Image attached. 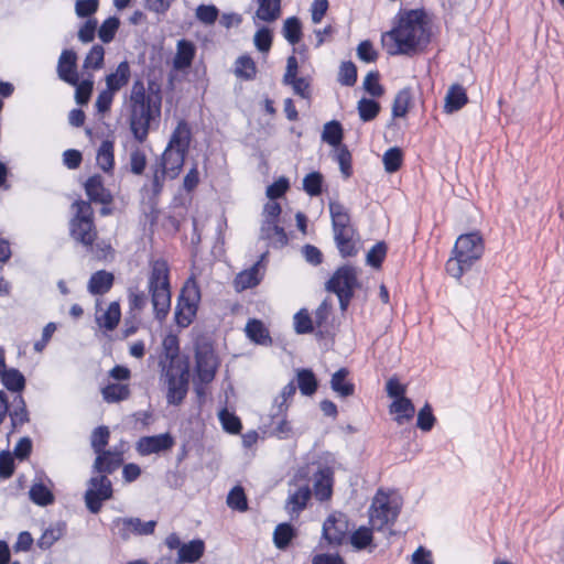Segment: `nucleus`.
I'll use <instances>...</instances> for the list:
<instances>
[{
    "label": "nucleus",
    "mask_w": 564,
    "mask_h": 564,
    "mask_svg": "<svg viewBox=\"0 0 564 564\" xmlns=\"http://www.w3.org/2000/svg\"><path fill=\"white\" fill-rule=\"evenodd\" d=\"M389 55H411L430 41L429 18L423 9L400 11L394 28L382 35Z\"/></svg>",
    "instance_id": "f257e3e1"
},
{
    "label": "nucleus",
    "mask_w": 564,
    "mask_h": 564,
    "mask_svg": "<svg viewBox=\"0 0 564 564\" xmlns=\"http://www.w3.org/2000/svg\"><path fill=\"white\" fill-rule=\"evenodd\" d=\"M161 104L160 89L154 90L152 83L145 88L143 80L133 82L127 106L131 132L140 143L147 140L151 122L160 116Z\"/></svg>",
    "instance_id": "f03ea898"
},
{
    "label": "nucleus",
    "mask_w": 564,
    "mask_h": 564,
    "mask_svg": "<svg viewBox=\"0 0 564 564\" xmlns=\"http://www.w3.org/2000/svg\"><path fill=\"white\" fill-rule=\"evenodd\" d=\"M192 142V130L187 121L180 120L173 130L158 164L169 172V178H176L184 165Z\"/></svg>",
    "instance_id": "7ed1b4c3"
},
{
    "label": "nucleus",
    "mask_w": 564,
    "mask_h": 564,
    "mask_svg": "<svg viewBox=\"0 0 564 564\" xmlns=\"http://www.w3.org/2000/svg\"><path fill=\"white\" fill-rule=\"evenodd\" d=\"M148 291L151 295L155 318L165 319L171 307V284L169 264L163 259L150 262Z\"/></svg>",
    "instance_id": "20e7f679"
},
{
    "label": "nucleus",
    "mask_w": 564,
    "mask_h": 564,
    "mask_svg": "<svg viewBox=\"0 0 564 564\" xmlns=\"http://www.w3.org/2000/svg\"><path fill=\"white\" fill-rule=\"evenodd\" d=\"M484 252L482 238L478 232L460 235L454 246L453 257L446 262L447 273L459 280Z\"/></svg>",
    "instance_id": "39448f33"
},
{
    "label": "nucleus",
    "mask_w": 564,
    "mask_h": 564,
    "mask_svg": "<svg viewBox=\"0 0 564 564\" xmlns=\"http://www.w3.org/2000/svg\"><path fill=\"white\" fill-rule=\"evenodd\" d=\"M75 216L69 224V232L72 238L82 243L86 248H91L97 231L93 219V208L88 202L77 200L73 204Z\"/></svg>",
    "instance_id": "423d86ee"
},
{
    "label": "nucleus",
    "mask_w": 564,
    "mask_h": 564,
    "mask_svg": "<svg viewBox=\"0 0 564 564\" xmlns=\"http://www.w3.org/2000/svg\"><path fill=\"white\" fill-rule=\"evenodd\" d=\"M358 288V270L348 264L338 268L326 283V290L337 295L341 311L347 310Z\"/></svg>",
    "instance_id": "0eeeda50"
},
{
    "label": "nucleus",
    "mask_w": 564,
    "mask_h": 564,
    "mask_svg": "<svg viewBox=\"0 0 564 564\" xmlns=\"http://www.w3.org/2000/svg\"><path fill=\"white\" fill-rule=\"evenodd\" d=\"M200 301V290L197 283L189 279L181 290L175 307V322L180 327H187L197 313Z\"/></svg>",
    "instance_id": "6e6552de"
},
{
    "label": "nucleus",
    "mask_w": 564,
    "mask_h": 564,
    "mask_svg": "<svg viewBox=\"0 0 564 564\" xmlns=\"http://www.w3.org/2000/svg\"><path fill=\"white\" fill-rule=\"evenodd\" d=\"M399 516V506L382 490H378L369 508V521L373 530H383L393 524Z\"/></svg>",
    "instance_id": "1a4fd4ad"
},
{
    "label": "nucleus",
    "mask_w": 564,
    "mask_h": 564,
    "mask_svg": "<svg viewBox=\"0 0 564 564\" xmlns=\"http://www.w3.org/2000/svg\"><path fill=\"white\" fill-rule=\"evenodd\" d=\"M169 404L178 405L185 399L188 391L189 370L187 364H174L165 372Z\"/></svg>",
    "instance_id": "9d476101"
},
{
    "label": "nucleus",
    "mask_w": 564,
    "mask_h": 564,
    "mask_svg": "<svg viewBox=\"0 0 564 564\" xmlns=\"http://www.w3.org/2000/svg\"><path fill=\"white\" fill-rule=\"evenodd\" d=\"M112 497V484L106 475L91 477L85 492V503L91 513H98L102 502Z\"/></svg>",
    "instance_id": "9b49d317"
},
{
    "label": "nucleus",
    "mask_w": 564,
    "mask_h": 564,
    "mask_svg": "<svg viewBox=\"0 0 564 564\" xmlns=\"http://www.w3.org/2000/svg\"><path fill=\"white\" fill-rule=\"evenodd\" d=\"M195 361L198 381L203 384L210 383L218 368V359L212 345L207 343L197 344L195 347Z\"/></svg>",
    "instance_id": "f8f14e48"
},
{
    "label": "nucleus",
    "mask_w": 564,
    "mask_h": 564,
    "mask_svg": "<svg viewBox=\"0 0 564 564\" xmlns=\"http://www.w3.org/2000/svg\"><path fill=\"white\" fill-rule=\"evenodd\" d=\"M156 521L143 522L140 518H116L112 521V531L123 541L130 539L131 534L150 535L154 532Z\"/></svg>",
    "instance_id": "ddd939ff"
},
{
    "label": "nucleus",
    "mask_w": 564,
    "mask_h": 564,
    "mask_svg": "<svg viewBox=\"0 0 564 564\" xmlns=\"http://www.w3.org/2000/svg\"><path fill=\"white\" fill-rule=\"evenodd\" d=\"M349 530L348 520L344 513L330 514L323 524V536L329 544L339 545Z\"/></svg>",
    "instance_id": "4468645a"
},
{
    "label": "nucleus",
    "mask_w": 564,
    "mask_h": 564,
    "mask_svg": "<svg viewBox=\"0 0 564 564\" xmlns=\"http://www.w3.org/2000/svg\"><path fill=\"white\" fill-rule=\"evenodd\" d=\"M57 75L61 80L77 85V54L73 50H64L58 58Z\"/></svg>",
    "instance_id": "2eb2a0df"
},
{
    "label": "nucleus",
    "mask_w": 564,
    "mask_h": 564,
    "mask_svg": "<svg viewBox=\"0 0 564 564\" xmlns=\"http://www.w3.org/2000/svg\"><path fill=\"white\" fill-rule=\"evenodd\" d=\"M173 444L172 436L165 433L141 437L137 444V449L141 455H150L170 449Z\"/></svg>",
    "instance_id": "dca6fc26"
},
{
    "label": "nucleus",
    "mask_w": 564,
    "mask_h": 564,
    "mask_svg": "<svg viewBox=\"0 0 564 564\" xmlns=\"http://www.w3.org/2000/svg\"><path fill=\"white\" fill-rule=\"evenodd\" d=\"M280 220H262L260 238L267 240L273 248H282L288 243V236Z\"/></svg>",
    "instance_id": "f3484780"
},
{
    "label": "nucleus",
    "mask_w": 564,
    "mask_h": 564,
    "mask_svg": "<svg viewBox=\"0 0 564 564\" xmlns=\"http://www.w3.org/2000/svg\"><path fill=\"white\" fill-rule=\"evenodd\" d=\"M334 240L343 258L354 257L357 254L358 235L355 228L334 231Z\"/></svg>",
    "instance_id": "a211bd4d"
},
{
    "label": "nucleus",
    "mask_w": 564,
    "mask_h": 564,
    "mask_svg": "<svg viewBox=\"0 0 564 564\" xmlns=\"http://www.w3.org/2000/svg\"><path fill=\"white\" fill-rule=\"evenodd\" d=\"M123 462L122 451L113 448L97 454L94 469L100 474L113 473Z\"/></svg>",
    "instance_id": "6ab92c4d"
},
{
    "label": "nucleus",
    "mask_w": 564,
    "mask_h": 564,
    "mask_svg": "<svg viewBox=\"0 0 564 564\" xmlns=\"http://www.w3.org/2000/svg\"><path fill=\"white\" fill-rule=\"evenodd\" d=\"M334 471L329 467L321 468L315 475L314 495L317 500L325 501L333 494Z\"/></svg>",
    "instance_id": "aec40b11"
},
{
    "label": "nucleus",
    "mask_w": 564,
    "mask_h": 564,
    "mask_svg": "<svg viewBox=\"0 0 564 564\" xmlns=\"http://www.w3.org/2000/svg\"><path fill=\"white\" fill-rule=\"evenodd\" d=\"M85 191L90 200L109 204L111 202V194L105 188L100 175L90 176L85 183Z\"/></svg>",
    "instance_id": "412c9836"
},
{
    "label": "nucleus",
    "mask_w": 564,
    "mask_h": 564,
    "mask_svg": "<svg viewBox=\"0 0 564 564\" xmlns=\"http://www.w3.org/2000/svg\"><path fill=\"white\" fill-rule=\"evenodd\" d=\"M196 47L188 40H180L176 44V54L173 59V66L176 69H185L192 65L195 57Z\"/></svg>",
    "instance_id": "4be33fe9"
},
{
    "label": "nucleus",
    "mask_w": 564,
    "mask_h": 564,
    "mask_svg": "<svg viewBox=\"0 0 564 564\" xmlns=\"http://www.w3.org/2000/svg\"><path fill=\"white\" fill-rule=\"evenodd\" d=\"M130 76L129 63L126 61L121 62L113 73L106 76V89L116 94L128 84Z\"/></svg>",
    "instance_id": "5701e85b"
},
{
    "label": "nucleus",
    "mask_w": 564,
    "mask_h": 564,
    "mask_svg": "<svg viewBox=\"0 0 564 564\" xmlns=\"http://www.w3.org/2000/svg\"><path fill=\"white\" fill-rule=\"evenodd\" d=\"M468 101L465 88L459 84L452 85L445 96L444 109L447 113H453L462 109Z\"/></svg>",
    "instance_id": "b1692460"
},
{
    "label": "nucleus",
    "mask_w": 564,
    "mask_h": 564,
    "mask_svg": "<svg viewBox=\"0 0 564 564\" xmlns=\"http://www.w3.org/2000/svg\"><path fill=\"white\" fill-rule=\"evenodd\" d=\"M245 332L248 338L258 345L270 346L272 344L269 329L259 319H249Z\"/></svg>",
    "instance_id": "393cba45"
},
{
    "label": "nucleus",
    "mask_w": 564,
    "mask_h": 564,
    "mask_svg": "<svg viewBox=\"0 0 564 564\" xmlns=\"http://www.w3.org/2000/svg\"><path fill=\"white\" fill-rule=\"evenodd\" d=\"M256 2L258 4L257 19L271 23L281 17V0H256Z\"/></svg>",
    "instance_id": "a878e982"
},
{
    "label": "nucleus",
    "mask_w": 564,
    "mask_h": 564,
    "mask_svg": "<svg viewBox=\"0 0 564 564\" xmlns=\"http://www.w3.org/2000/svg\"><path fill=\"white\" fill-rule=\"evenodd\" d=\"M205 544L202 540H193L183 544L178 550L177 564L195 563L204 554Z\"/></svg>",
    "instance_id": "bb28decb"
},
{
    "label": "nucleus",
    "mask_w": 564,
    "mask_h": 564,
    "mask_svg": "<svg viewBox=\"0 0 564 564\" xmlns=\"http://www.w3.org/2000/svg\"><path fill=\"white\" fill-rule=\"evenodd\" d=\"M348 375V369L340 368L333 373L330 379L332 390L341 398L350 397L355 392V384L347 380Z\"/></svg>",
    "instance_id": "cd10ccee"
},
{
    "label": "nucleus",
    "mask_w": 564,
    "mask_h": 564,
    "mask_svg": "<svg viewBox=\"0 0 564 564\" xmlns=\"http://www.w3.org/2000/svg\"><path fill=\"white\" fill-rule=\"evenodd\" d=\"M261 262H256L250 269L237 274L235 278V286L238 291L253 288L258 285L262 279L260 273Z\"/></svg>",
    "instance_id": "c85d7f7f"
},
{
    "label": "nucleus",
    "mask_w": 564,
    "mask_h": 564,
    "mask_svg": "<svg viewBox=\"0 0 564 564\" xmlns=\"http://www.w3.org/2000/svg\"><path fill=\"white\" fill-rule=\"evenodd\" d=\"M329 214L332 218L333 232L344 230L346 228H354L350 223L348 210L338 202H329Z\"/></svg>",
    "instance_id": "c756f323"
},
{
    "label": "nucleus",
    "mask_w": 564,
    "mask_h": 564,
    "mask_svg": "<svg viewBox=\"0 0 564 564\" xmlns=\"http://www.w3.org/2000/svg\"><path fill=\"white\" fill-rule=\"evenodd\" d=\"M113 283V274L105 270L95 272L88 281V291L94 295L107 293Z\"/></svg>",
    "instance_id": "7c9ffc66"
},
{
    "label": "nucleus",
    "mask_w": 564,
    "mask_h": 564,
    "mask_svg": "<svg viewBox=\"0 0 564 564\" xmlns=\"http://www.w3.org/2000/svg\"><path fill=\"white\" fill-rule=\"evenodd\" d=\"M311 497V489L308 486H302L297 488L293 494L289 496V499L285 503L286 511L292 516L294 513H299L305 507Z\"/></svg>",
    "instance_id": "2f4dec72"
},
{
    "label": "nucleus",
    "mask_w": 564,
    "mask_h": 564,
    "mask_svg": "<svg viewBox=\"0 0 564 564\" xmlns=\"http://www.w3.org/2000/svg\"><path fill=\"white\" fill-rule=\"evenodd\" d=\"M166 177H169V172L158 163L151 166L149 185H145L144 188L150 191L152 199H156L161 195Z\"/></svg>",
    "instance_id": "473e14b6"
},
{
    "label": "nucleus",
    "mask_w": 564,
    "mask_h": 564,
    "mask_svg": "<svg viewBox=\"0 0 564 564\" xmlns=\"http://www.w3.org/2000/svg\"><path fill=\"white\" fill-rule=\"evenodd\" d=\"M390 412L397 414L395 421L399 425H402L413 417L415 408L410 399L403 397L392 402Z\"/></svg>",
    "instance_id": "72a5a7b5"
},
{
    "label": "nucleus",
    "mask_w": 564,
    "mask_h": 564,
    "mask_svg": "<svg viewBox=\"0 0 564 564\" xmlns=\"http://www.w3.org/2000/svg\"><path fill=\"white\" fill-rule=\"evenodd\" d=\"M101 395L108 403L120 402L130 397V388L124 383H109L101 389Z\"/></svg>",
    "instance_id": "f704fd0d"
},
{
    "label": "nucleus",
    "mask_w": 564,
    "mask_h": 564,
    "mask_svg": "<svg viewBox=\"0 0 564 564\" xmlns=\"http://www.w3.org/2000/svg\"><path fill=\"white\" fill-rule=\"evenodd\" d=\"M121 312L120 305L117 302H111L108 308L99 316L96 317L97 323L100 327L107 330H113L120 321Z\"/></svg>",
    "instance_id": "c9c22d12"
},
{
    "label": "nucleus",
    "mask_w": 564,
    "mask_h": 564,
    "mask_svg": "<svg viewBox=\"0 0 564 564\" xmlns=\"http://www.w3.org/2000/svg\"><path fill=\"white\" fill-rule=\"evenodd\" d=\"M3 386L12 391L20 393L25 387L24 376L15 368L4 369L0 375Z\"/></svg>",
    "instance_id": "e433bc0d"
},
{
    "label": "nucleus",
    "mask_w": 564,
    "mask_h": 564,
    "mask_svg": "<svg viewBox=\"0 0 564 564\" xmlns=\"http://www.w3.org/2000/svg\"><path fill=\"white\" fill-rule=\"evenodd\" d=\"M234 73L238 78L245 80L253 79L257 74V66L254 61L248 55L239 56L236 59Z\"/></svg>",
    "instance_id": "4c0bfd02"
},
{
    "label": "nucleus",
    "mask_w": 564,
    "mask_h": 564,
    "mask_svg": "<svg viewBox=\"0 0 564 564\" xmlns=\"http://www.w3.org/2000/svg\"><path fill=\"white\" fill-rule=\"evenodd\" d=\"M343 137V127L338 121L333 120L324 124L322 132V140L324 142L338 148L341 144Z\"/></svg>",
    "instance_id": "58836bf2"
},
{
    "label": "nucleus",
    "mask_w": 564,
    "mask_h": 564,
    "mask_svg": "<svg viewBox=\"0 0 564 564\" xmlns=\"http://www.w3.org/2000/svg\"><path fill=\"white\" fill-rule=\"evenodd\" d=\"M412 102V91L410 88L401 89L394 97L392 105V115L395 118L404 117L410 108Z\"/></svg>",
    "instance_id": "ea45409f"
},
{
    "label": "nucleus",
    "mask_w": 564,
    "mask_h": 564,
    "mask_svg": "<svg viewBox=\"0 0 564 564\" xmlns=\"http://www.w3.org/2000/svg\"><path fill=\"white\" fill-rule=\"evenodd\" d=\"M297 387L303 395H312L317 389V380L310 369H301L297 371Z\"/></svg>",
    "instance_id": "a19ab883"
},
{
    "label": "nucleus",
    "mask_w": 564,
    "mask_h": 564,
    "mask_svg": "<svg viewBox=\"0 0 564 564\" xmlns=\"http://www.w3.org/2000/svg\"><path fill=\"white\" fill-rule=\"evenodd\" d=\"M282 33L290 44H297L302 39V25L300 20L296 17L288 18L283 23Z\"/></svg>",
    "instance_id": "79ce46f5"
},
{
    "label": "nucleus",
    "mask_w": 564,
    "mask_h": 564,
    "mask_svg": "<svg viewBox=\"0 0 564 564\" xmlns=\"http://www.w3.org/2000/svg\"><path fill=\"white\" fill-rule=\"evenodd\" d=\"M29 495L30 499L39 506H48L54 501L52 491L42 482L33 484Z\"/></svg>",
    "instance_id": "37998d69"
},
{
    "label": "nucleus",
    "mask_w": 564,
    "mask_h": 564,
    "mask_svg": "<svg viewBox=\"0 0 564 564\" xmlns=\"http://www.w3.org/2000/svg\"><path fill=\"white\" fill-rule=\"evenodd\" d=\"M97 164L105 172H109L110 170H112L113 164H115V159H113V144L110 141H104L101 143V145L99 147V150L97 153Z\"/></svg>",
    "instance_id": "c03bdc74"
},
{
    "label": "nucleus",
    "mask_w": 564,
    "mask_h": 564,
    "mask_svg": "<svg viewBox=\"0 0 564 564\" xmlns=\"http://www.w3.org/2000/svg\"><path fill=\"white\" fill-rule=\"evenodd\" d=\"M294 536L293 527L289 523H280L273 532V542L280 550H284Z\"/></svg>",
    "instance_id": "a18cd8bd"
},
{
    "label": "nucleus",
    "mask_w": 564,
    "mask_h": 564,
    "mask_svg": "<svg viewBox=\"0 0 564 564\" xmlns=\"http://www.w3.org/2000/svg\"><path fill=\"white\" fill-rule=\"evenodd\" d=\"M357 109L360 119L365 122H368L378 116L380 111V105L373 99L361 98L358 101Z\"/></svg>",
    "instance_id": "49530a36"
},
{
    "label": "nucleus",
    "mask_w": 564,
    "mask_h": 564,
    "mask_svg": "<svg viewBox=\"0 0 564 564\" xmlns=\"http://www.w3.org/2000/svg\"><path fill=\"white\" fill-rule=\"evenodd\" d=\"M402 160H403V154H402L401 149H399L397 147L388 149L383 153V156H382L384 170L388 173L397 172L401 167Z\"/></svg>",
    "instance_id": "de8ad7c7"
},
{
    "label": "nucleus",
    "mask_w": 564,
    "mask_h": 564,
    "mask_svg": "<svg viewBox=\"0 0 564 564\" xmlns=\"http://www.w3.org/2000/svg\"><path fill=\"white\" fill-rule=\"evenodd\" d=\"M227 505L232 510L245 512L248 510L246 494L240 486L234 487L227 496Z\"/></svg>",
    "instance_id": "09e8293b"
},
{
    "label": "nucleus",
    "mask_w": 564,
    "mask_h": 564,
    "mask_svg": "<svg viewBox=\"0 0 564 564\" xmlns=\"http://www.w3.org/2000/svg\"><path fill=\"white\" fill-rule=\"evenodd\" d=\"M219 17V10L214 4H199L195 9V18L204 25H213Z\"/></svg>",
    "instance_id": "8fccbe9b"
},
{
    "label": "nucleus",
    "mask_w": 564,
    "mask_h": 564,
    "mask_svg": "<svg viewBox=\"0 0 564 564\" xmlns=\"http://www.w3.org/2000/svg\"><path fill=\"white\" fill-rule=\"evenodd\" d=\"M105 50L100 44L94 45L87 53L83 67L86 69H100L104 66Z\"/></svg>",
    "instance_id": "3c124183"
},
{
    "label": "nucleus",
    "mask_w": 564,
    "mask_h": 564,
    "mask_svg": "<svg viewBox=\"0 0 564 564\" xmlns=\"http://www.w3.org/2000/svg\"><path fill=\"white\" fill-rule=\"evenodd\" d=\"M120 25V21L117 17H109L106 19L98 29V37L104 43H110Z\"/></svg>",
    "instance_id": "603ef678"
},
{
    "label": "nucleus",
    "mask_w": 564,
    "mask_h": 564,
    "mask_svg": "<svg viewBox=\"0 0 564 564\" xmlns=\"http://www.w3.org/2000/svg\"><path fill=\"white\" fill-rule=\"evenodd\" d=\"M223 429L230 434H238L241 431L240 419L227 409H223L218 414Z\"/></svg>",
    "instance_id": "864d4df0"
},
{
    "label": "nucleus",
    "mask_w": 564,
    "mask_h": 564,
    "mask_svg": "<svg viewBox=\"0 0 564 564\" xmlns=\"http://www.w3.org/2000/svg\"><path fill=\"white\" fill-rule=\"evenodd\" d=\"M387 245L383 241L377 242L367 252L366 262L372 268H380L387 254Z\"/></svg>",
    "instance_id": "5fc2aeb1"
},
{
    "label": "nucleus",
    "mask_w": 564,
    "mask_h": 564,
    "mask_svg": "<svg viewBox=\"0 0 564 564\" xmlns=\"http://www.w3.org/2000/svg\"><path fill=\"white\" fill-rule=\"evenodd\" d=\"M14 409L10 412L13 425H22L29 421L26 405L21 394L13 399Z\"/></svg>",
    "instance_id": "6e6d98bb"
},
{
    "label": "nucleus",
    "mask_w": 564,
    "mask_h": 564,
    "mask_svg": "<svg viewBox=\"0 0 564 564\" xmlns=\"http://www.w3.org/2000/svg\"><path fill=\"white\" fill-rule=\"evenodd\" d=\"M372 542V528L360 527L350 535V543L357 550L366 549Z\"/></svg>",
    "instance_id": "4d7b16f0"
},
{
    "label": "nucleus",
    "mask_w": 564,
    "mask_h": 564,
    "mask_svg": "<svg viewBox=\"0 0 564 564\" xmlns=\"http://www.w3.org/2000/svg\"><path fill=\"white\" fill-rule=\"evenodd\" d=\"M338 82L344 86H354L357 82V67L352 62H343L339 67Z\"/></svg>",
    "instance_id": "13d9d810"
},
{
    "label": "nucleus",
    "mask_w": 564,
    "mask_h": 564,
    "mask_svg": "<svg viewBox=\"0 0 564 564\" xmlns=\"http://www.w3.org/2000/svg\"><path fill=\"white\" fill-rule=\"evenodd\" d=\"M296 391L293 382L288 383L281 391L280 395L274 400L276 412L272 414L273 419L283 414L288 410L286 401L291 399Z\"/></svg>",
    "instance_id": "bf43d9fd"
},
{
    "label": "nucleus",
    "mask_w": 564,
    "mask_h": 564,
    "mask_svg": "<svg viewBox=\"0 0 564 564\" xmlns=\"http://www.w3.org/2000/svg\"><path fill=\"white\" fill-rule=\"evenodd\" d=\"M109 435L110 433L107 426H99L93 431L90 443L96 454L105 451L109 441Z\"/></svg>",
    "instance_id": "052dcab7"
},
{
    "label": "nucleus",
    "mask_w": 564,
    "mask_h": 564,
    "mask_svg": "<svg viewBox=\"0 0 564 564\" xmlns=\"http://www.w3.org/2000/svg\"><path fill=\"white\" fill-rule=\"evenodd\" d=\"M323 176L318 172L308 173L303 180V188L310 196H317L322 192Z\"/></svg>",
    "instance_id": "680f3d73"
},
{
    "label": "nucleus",
    "mask_w": 564,
    "mask_h": 564,
    "mask_svg": "<svg viewBox=\"0 0 564 564\" xmlns=\"http://www.w3.org/2000/svg\"><path fill=\"white\" fill-rule=\"evenodd\" d=\"M128 301L131 311L141 312L148 304V295L138 288L128 290Z\"/></svg>",
    "instance_id": "e2e57ef3"
},
{
    "label": "nucleus",
    "mask_w": 564,
    "mask_h": 564,
    "mask_svg": "<svg viewBox=\"0 0 564 564\" xmlns=\"http://www.w3.org/2000/svg\"><path fill=\"white\" fill-rule=\"evenodd\" d=\"M335 159L339 164L340 172L345 177L351 174V154L347 147L340 145L336 149Z\"/></svg>",
    "instance_id": "0e129e2a"
},
{
    "label": "nucleus",
    "mask_w": 564,
    "mask_h": 564,
    "mask_svg": "<svg viewBox=\"0 0 564 564\" xmlns=\"http://www.w3.org/2000/svg\"><path fill=\"white\" fill-rule=\"evenodd\" d=\"M253 43L258 51L262 53H268L272 45V34L271 31L262 26L259 29L253 36Z\"/></svg>",
    "instance_id": "69168bd1"
},
{
    "label": "nucleus",
    "mask_w": 564,
    "mask_h": 564,
    "mask_svg": "<svg viewBox=\"0 0 564 564\" xmlns=\"http://www.w3.org/2000/svg\"><path fill=\"white\" fill-rule=\"evenodd\" d=\"M76 87L75 91V100L78 105H86L91 96L93 88H94V82L91 79H85L79 83L77 82V85H74Z\"/></svg>",
    "instance_id": "338daca9"
},
{
    "label": "nucleus",
    "mask_w": 564,
    "mask_h": 564,
    "mask_svg": "<svg viewBox=\"0 0 564 564\" xmlns=\"http://www.w3.org/2000/svg\"><path fill=\"white\" fill-rule=\"evenodd\" d=\"M435 423V416L432 413L430 404H425L417 413L416 425L420 430L429 432Z\"/></svg>",
    "instance_id": "774afa93"
}]
</instances>
